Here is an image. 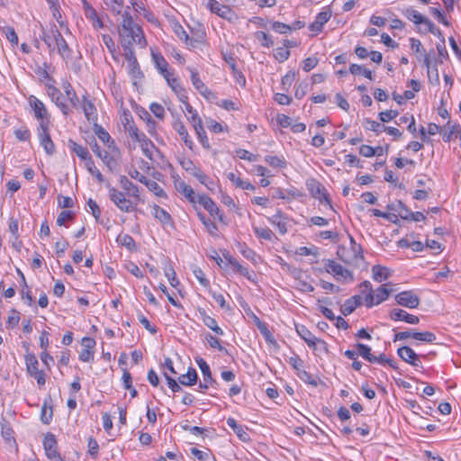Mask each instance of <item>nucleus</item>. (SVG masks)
<instances>
[{
	"label": "nucleus",
	"mask_w": 461,
	"mask_h": 461,
	"mask_svg": "<svg viewBox=\"0 0 461 461\" xmlns=\"http://www.w3.org/2000/svg\"><path fill=\"white\" fill-rule=\"evenodd\" d=\"M122 18V21L119 29V38L122 50H133V44L140 46L141 49L145 48L147 46V41L141 27L134 23L128 11L123 12Z\"/></svg>",
	"instance_id": "f257e3e1"
},
{
	"label": "nucleus",
	"mask_w": 461,
	"mask_h": 461,
	"mask_svg": "<svg viewBox=\"0 0 461 461\" xmlns=\"http://www.w3.org/2000/svg\"><path fill=\"white\" fill-rule=\"evenodd\" d=\"M402 14L415 25L424 26V30L421 27L420 28V32H430L438 37L441 35L440 30L428 17L421 14L412 6L403 8Z\"/></svg>",
	"instance_id": "f03ea898"
},
{
	"label": "nucleus",
	"mask_w": 461,
	"mask_h": 461,
	"mask_svg": "<svg viewBox=\"0 0 461 461\" xmlns=\"http://www.w3.org/2000/svg\"><path fill=\"white\" fill-rule=\"evenodd\" d=\"M28 104L33 112L34 118L39 122V127L50 126V113L44 103L32 95L28 97Z\"/></svg>",
	"instance_id": "7ed1b4c3"
},
{
	"label": "nucleus",
	"mask_w": 461,
	"mask_h": 461,
	"mask_svg": "<svg viewBox=\"0 0 461 461\" xmlns=\"http://www.w3.org/2000/svg\"><path fill=\"white\" fill-rule=\"evenodd\" d=\"M110 200L123 212H132L136 209L137 203L127 199L125 194L114 187L108 188Z\"/></svg>",
	"instance_id": "20e7f679"
},
{
	"label": "nucleus",
	"mask_w": 461,
	"mask_h": 461,
	"mask_svg": "<svg viewBox=\"0 0 461 461\" xmlns=\"http://www.w3.org/2000/svg\"><path fill=\"white\" fill-rule=\"evenodd\" d=\"M295 330L297 334L302 339L304 340L309 348L317 351H328L327 343L324 340L315 337L305 326L296 325Z\"/></svg>",
	"instance_id": "39448f33"
},
{
	"label": "nucleus",
	"mask_w": 461,
	"mask_h": 461,
	"mask_svg": "<svg viewBox=\"0 0 461 461\" xmlns=\"http://www.w3.org/2000/svg\"><path fill=\"white\" fill-rule=\"evenodd\" d=\"M173 32L175 34L185 42L189 49H195L204 41V32H202L196 38H190L179 23H174L172 25Z\"/></svg>",
	"instance_id": "423d86ee"
},
{
	"label": "nucleus",
	"mask_w": 461,
	"mask_h": 461,
	"mask_svg": "<svg viewBox=\"0 0 461 461\" xmlns=\"http://www.w3.org/2000/svg\"><path fill=\"white\" fill-rule=\"evenodd\" d=\"M325 270L327 273L333 275L338 281L351 282L354 279L352 273L348 269L332 259L327 260L325 263Z\"/></svg>",
	"instance_id": "0eeeda50"
},
{
	"label": "nucleus",
	"mask_w": 461,
	"mask_h": 461,
	"mask_svg": "<svg viewBox=\"0 0 461 461\" xmlns=\"http://www.w3.org/2000/svg\"><path fill=\"white\" fill-rule=\"evenodd\" d=\"M391 291L386 288V285L378 287L375 291L368 292L365 296V304L367 308L380 304L387 300Z\"/></svg>",
	"instance_id": "6e6552de"
},
{
	"label": "nucleus",
	"mask_w": 461,
	"mask_h": 461,
	"mask_svg": "<svg viewBox=\"0 0 461 461\" xmlns=\"http://www.w3.org/2000/svg\"><path fill=\"white\" fill-rule=\"evenodd\" d=\"M408 338H412L413 339L428 343H432L437 339L436 335L430 331H401L394 335L393 341L404 340Z\"/></svg>",
	"instance_id": "1a4fd4ad"
},
{
	"label": "nucleus",
	"mask_w": 461,
	"mask_h": 461,
	"mask_svg": "<svg viewBox=\"0 0 461 461\" xmlns=\"http://www.w3.org/2000/svg\"><path fill=\"white\" fill-rule=\"evenodd\" d=\"M81 3L84 15L92 24V27L95 30L103 29L104 24L97 11L86 0H81Z\"/></svg>",
	"instance_id": "9d476101"
},
{
	"label": "nucleus",
	"mask_w": 461,
	"mask_h": 461,
	"mask_svg": "<svg viewBox=\"0 0 461 461\" xmlns=\"http://www.w3.org/2000/svg\"><path fill=\"white\" fill-rule=\"evenodd\" d=\"M207 6L212 13L216 14L223 19L230 22L236 19V14L233 10L228 5L220 4L217 0H208Z\"/></svg>",
	"instance_id": "9b49d317"
},
{
	"label": "nucleus",
	"mask_w": 461,
	"mask_h": 461,
	"mask_svg": "<svg viewBox=\"0 0 461 461\" xmlns=\"http://www.w3.org/2000/svg\"><path fill=\"white\" fill-rule=\"evenodd\" d=\"M123 55L125 59L127 60V68L130 76L133 79H140L143 77V74L140 70L139 62L135 56L133 50H123Z\"/></svg>",
	"instance_id": "f8f14e48"
},
{
	"label": "nucleus",
	"mask_w": 461,
	"mask_h": 461,
	"mask_svg": "<svg viewBox=\"0 0 461 461\" xmlns=\"http://www.w3.org/2000/svg\"><path fill=\"white\" fill-rule=\"evenodd\" d=\"M396 303L409 309H415L420 304V297L413 291H403L395 295Z\"/></svg>",
	"instance_id": "ddd939ff"
},
{
	"label": "nucleus",
	"mask_w": 461,
	"mask_h": 461,
	"mask_svg": "<svg viewBox=\"0 0 461 461\" xmlns=\"http://www.w3.org/2000/svg\"><path fill=\"white\" fill-rule=\"evenodd\" d=\"M196 203L201 204L210 213L212 217L218 219L221 221L223 220V215L221 212L220 208L208 195L198 194Z\"/></svg>",
	"instance_id": "4468645a"
},
{
	"label": "nucleus",
	"mask_w": 461,
	"mask_h": 461,
	"mask_svg": "<svg viewBox=\"0 0 461 461\" xmlns=\"http://www.w3.org/2000/svg\"><path fill=\"white\" fill-rule=\"evenodd\" d=\"M187 70L191 74V82L194 87L199 92L201 95H203L206 99H210L212 96L214 95L212 92L201 80L199 74L195 68L188 67Z\"/></svg>",
	"instance_id": "2eb2a0df"
},
{
	"label": "nucleus",
	"mask_w": 461,
	"mask_h": 461,
	"mask_svg": "<svg viewBox=\"0 0 461 461\" xmlns=\"http://www.w3.org/2000/svg\"><path fill=\"white\" fill-rule=\"evenodd\" d=\"M94 131L97 138L106 145L107 149L113 153H119V149L116 147L114 140L110 136L109 132L101 125L95 123Z\"/></svg>",
	"instance_id": "dca6fc26"
},
{
	"label": "nucleus",
	"mask_w": 461,
	"mask_h": 461,
	"mask_svg": "<svg viewBox=\"0 0 461 461\" xmlns=\"http://www.w3.org/2000/svg\"><path fill=\"white\" fill-rule=\"evenodd\" d=\"M398 356L406 363L415 366H421V361L416 352L408 346L399 348L397 350Z\"/></svg>",
	"instance_id": "f3484780"
},
{
	"label": "nucleus",
	"mask_w": 461,
	"mask_h": 461,
	"mask_svg": "<svg viewBox=\"0 0 461 461\" xmlns=\"http://www.w3.org/2000/svg\"><path fill=\"white\" fill-rule=\"evenodd\" d=\"M40 143L47 154L51 155L55 151V146L50 139V126L38 127Z\"/></svg>",
	"instance_id": "a211bd4d"
},
{
	"label": "nucleus",
	"mask_w": 461,
	"mask_h": 461,
	"mask_svg": "<svg viewBox=\"0 0 461 461\" xmlns=\"http://www.w3.org/2000/svg\"><path fill=\"white\" fill-rule=\"evenodd\" d=\"M53 37H54L55 45H56L59 54L63 59L69 58L70 53H71L70 49H69L67 41H65L64 37L62 36L60 32L56 28V26H54Z\"/></svg>",
	"instance_id": "6ab92c4d"
},
{
	"label": "nucleus",
	"mask_w": 461,
	"mask_h": 461,
	"mask_svg": "<svg viewBox=\"0 0 461 461\" xmlns=\"http://www.w3.org/2000/svg\"><path fill=\"white\" fill-rule=\"evenodd\" d=\"M389 316H390V319L394 321H405L409 324H418L420 321V319L418 316L411 314L402 309L392 310L390 312Z\"/></svg>",
	"instance_id": "aec40b11"
},
{
	"label": "nucleus",
	"mask_w": 461,
	"mask_h": 461,
	"mask_svg": "<svg viewBox=\"0 0 461 461\" xmlns=\"http://www.w3.org/2000/svg\"><path fill=\"white\" fill-rule=\"evenodd\" d=\"M151 58L158 71L164 77V78L169 77L172 73L168 70V62L159 52L151 50Z\"/></svg>",
	"instance_id": "412c9836"
},
{
	"label": "nucleus",
	"mask_w": 461,
	"mask_h": 461,
	"mask_svg": "<svg viewBox=\"0 0 461 461\" xmlns=\"http://www.w3.org/2000/svg\"><path fill=\"white\" fill-rule=\"evenodd\" d=\"M267 221L277 228L281 235H285L287 232L288 219L280 210H277L274 215L268 217Z\"/></svg>",
	"instance_id": "4be33fe9"
},
{
	"label": "nucleus",
	"mask_w": 461,
	"mask_h": 461,
	"mask_svg": "<svg viewBox=\"0 0 461 461\" xmlns=\"http://www.w3.org/2000/svg\"><path fill=\"white\" fill-rule=\"evenodd\" d=\"M151 213L153 217L158 221L163 226H172L173 219L169 212H167L165 209L161 208L158 204H151Z\"/></svg>",
	"instance_id": "5701e85b"
},
{
	"label": "nucleus",
	"mask_w": 461,
	"mask_h": 461,
	"mask_svg": "<svg viewBox=\"0 0 461 461\" xmlns=\"http://www.w3.org/2000/svg\"><path fill=\"white\" fill-rule=\"evenodd\" d=\"M119 183L122 188L126 191L129 196L132 197L136 203L140 201L139 187L134 185L129 178H127L125 176H121L119 178Z\"/></svg>",
	"instance_id": "b1692460"
},
{
	"label": "nucleus",
	"mask_w": 461,
	"mask_h": 461,
	"mask_svg": "<svg viewBox=\"0 0 461 461\" xmlns=\"http://www.w3.org/2000/svg\"><path fill=\"white\" fill-rule=\"evenodd\" d=\"M331 12L330 10H323L319 13L314 21L310 24L309 28L315 34L320 33L322 31L323 25L330 19Z\"/></svg>",
	"instance_id": "393cba45"
},
{
	"label": "nucleus",
	"mask_w": 461,
	"mask_h": 461,
	"mask_svg": "<svg viewBox=\"0 0 461 461\" xmlns=\"http://www.w3.org/2000/svg\"><path fill=\"white\" fill-rule=\"evenodd\" d=\"M43 448L46 456L50 459L55 457V455L59 454L58 443L55 435L48 433L43 439Z\"/></svg>",
	"instance_id": "a878e982"
},
{
	"label": "nucleus",
	"mask_w": 461,
	"mask_h": 461,
	"mask_svg": "<svg viewBox=\"0 0 461 461\" xmlns=\"http://www.w3.org/2000/svg\"><path fill=\"white\" fill-rule=\"evenodd\" d=\"M84 348L79 354V359L82 362H90L94 358V351L92 350L95 345V341L88 337H86L82 340Z\"/></svg>",
	"instance_id": "bb28decb"
},
{
	"label": "nucleus",
	"mask_w": 461,
	"mask_h": 461,
	"mask_svg": "<svg viewBox=\"0 0 461 461\" xmlns=\"http://www.w3.org/2000/svg\"><path fill=\"white\" fill-rule=\"evenodd\" d=\"M173 129L179 134L185 145L190 150H193L194 148V143L192 140L191 137L189 136L187 129L185 128V124L181 121H176L173 123Z\"/></svg>",
	"instance_id": "cd10ccee"
},
{
	"label": "nucleus",
	"mask_w": 461,
	"mask_h": 461,
	"mask_svg": "<svg viewBox=\"0 0 461 461\" xmlns=\"http://www.w3.org/2000/svg\"><path fill=\"white\" fill-rule=\"evenodd\" d=\"M199 315L201 317V320L203 321V324L207 326L210 330H212L213 332H215L219 336H223L224 331L218 325L217 321L213 318L209 316L205 310L199 309Z\"/></svg>",
	"instance_id": "c85d7f7f"
},
{
	"label": "nucleus",
	"mask_w": 461,
	"mask_h": 461,
	"mask_svg": "<svg viewBox=\"0 0 461 461\" xmlns=\"http://www.w3.org/2000/svg\"><path fill=\"white\" fill-rule=\"evenodd\" d=\"M176 189L177 192L182 194L190 203H195L197 195L194 189L187 185L185 181L179 180L175 183Z\"/></svg>",
	"instance_id": "c756f323"
},
{
	"label": "nucleus",
	"mask_w": 461,
	"mask_h": 461,
	"mask_svg": "<svg viewBox=\"0 0 461 461\" xmlns=\"http://www.w3.org/2000/svg\"><path fill=\"white\" fill-rule=\"evenodd\" d=\"M310 191L314 198L318 199L321 203L325 202L331 208L330 200L327 194L325 187L319 182L313 181Z\"/></svg>",
	"instance_id": "7c9ffc66"
},
{
	"label": "nucleus",
	"mask_w": 461,
	"mask_h": 461,
	"mask_svg": "<svg viewBox=\"0 0 461 461\" xmlns=\"http://www.w3.org/2000/svg\"><path fill=\"white\" fill-rule=\"evenodd\" d=\"M82 109L84 111L85 116L88 122H93L95 123L97 121V112L93 102L86 98V96L83 97L82 101Z\"/></svg>",
	"instance_id": "2f4dec72"
},
{
	"label": "nucleus",
	"mask_w": 461,
	"mask_h": 461,
	"mask_svg": "<svg viewBox=\"0 0 461 461\" xmlns=\"http://www.w3.org/2000/svg\"><path fill=\"white\" fill-rule=\"evenodd\" d=\"M456 128H461V125L455 123L451 124L450 122L444 126L440 131L442 139L445 142H449L453 135H459V131H456Z\"/></svg>",
	"instance_id": "473e14b6"
},
{
	"label": "nucleus",
	"mask_w": 461,
	"mask_h": 461,
	"mask_svg": "<svg viewBox=\"0 0 461 461\" xmlns=\"http://www.w3.org/2000/svg\"><path fill=\"white\" fill-rule=\"evenodd\" d=\"M119 154L120 152L113 153L108 149L107 151L104 150L98 158L103 160L110 170H113L117 166V158L119 157Z\"/></svg>",
	"instance_id": "72a5a7b5"
},
{
	"label": "nucleus",
	"mask_w": 461,
	"mask_h": 461,
	"mask_svg": "<svg viewBox=\"0 0 461 461\" xmlns=\"http://www.w3.org/2000/svg\"><path fill=\"white\" fill-rule=\"evenodd\" d=\"M69 147L77 157L84 160L85 164L88 161V159H92L91 155L86 148L71 140L69 141Z\"/></svg>",
	"instance_id": "f704fd0d"
},
{
	"label": "nucleus",
	"mask_w": 461,
	"mask_h": 461,
	"mask_svg": "<svg viewBox=\"0 0 461 461\" xmlns=\"http://www.w3.org/2000/svg\"><path fill=\"white\" fill-rule=\"evenodd\" d=\"M139 144L144 156H146L149 159H152L153 153L156 150L154 143L147 136H145L140 140Z\"/></svg>",
	"instance_id": "c9c22d12"
},
{
	"label": "nucleus",
	"mask_w": 461,
	"mask_h": 461,
	"mask_svg": "<svg viewBox=\"0 0 461 461\" xmlns=\"http://www.w3.org/2000/svg\"><path fill=\"white\" fill-rule=\"evenodd\" d=\"M290 47V41H284V47L276 48L274 50V57L278 62H284L288 59L290 56V51L288 48Z\"/></svg>",
	"instance_id": "e433bc0d"
},
{
	"label": "nucleus",
	"mask_w": 461,
	"mask_h": 461,
	"mask_svg": "<svg viewBox=\"0 0 461 461\" xmlns=\"http://www.w3.org/2000/svg\"><path fill=\"white\" fill-rule=\"evenodd\" d=\"M265 161L274 168H285L287 161L284 156L267 155L264 158Z\"/></svg>",
	"instance_id": "4c0bfd02"
},
{
	"label": "nucleus",
	"mask_w": 461,
	"mask_h": 461,
	"mask_svg": "<svg viewBox=\"0 0 461 461\" xmlns=\"http://www.w3.org/2000/svg\"><path fill=\"white\" fill-rule=\"evenodd\" d=\"M196 364L198 365L202 375H203V380L205 383H213V379L212 376L211 369L207 362L203 358H198L196 359Z\"/></svg>",
	"instance_id": "58836bf2"
},
{
	"label": "nucleus",
	"mask_w": 461,
	"mask_h": 461,
	"mask_svg": "<svg viewBox=\"0 0 461 461\" xmlns=\"http://www.w3.org/2000/svg\"><path fill=\"white\" fill-rule=\"evenodd\" d=\"M194 131L203 148H204L205 149H210L211 145L207 138L206 132L203 129V123L198 122L196 125H194Z\"/></svg>",
	"instance_id": "ea45409f"
},
{
	"label": "nucleus",
	"mask_w": 461,
	"mask_h": 461,
	"mask_svg": "<svg viewBox=\"0 0 461 461\" xmlns=\"http://www.w3.org/2000/svg\"><path fill=\"white\" fill-rule=\"evenodd\" d=\"M389 276L388 269L380 265H375L372 267V277L376 282H382Z\"/></svg>",
	"instance_id": "a19ab883"
},
{
	"label": "nucleus",
	"mask_w": 461,
	"mask_h": 461,
	"mask_svg": "<svg viewBox=\"0 0 461 461\" xmlns=\"http://www.w3.org/2000/svg\"><path fill=\"white\" fill-rule=\"evenodd\" d=\"M192 176H194L202 185H205L209 190L214 189V182L205 175L201 169L192 172Z\"/></svg>",
	"instance_id": "79ce46f5"
},
{
	"label": "nucleus",
	"mask_w": 461,
	"mask_h": 461,
	"mask_svg": "<svg viewBox=\"0 0 461 461\" xmlns=\"http://www.w3.org/2000/svg\"><path fill=\"white\" fill-rule=\"evenodd\" d=\"M179 383L183 385L190 386L196 383L197 373L195 369L189 368L185 375H182L179 378Z\"/></svg>",
	"instance_id": "37998d69"
},
{
	"label": "nucleus",
	"mask_w": 461,
	"mask_h": 461,
	"mask_svg": "<svg viewBox=\"0 0 461 461\" xmlns=\"http://www.w3.org/2000/svg\"><path fill=\"white\" fill-rule=\"evenodd\" d=\"M25 365H26L27 372L29 373L30 375L40 371L38 369L39 362L34 354L25 355Z\"/></svg>",
	"instance_id": "c03bdc74"
},
{
	"label": "nucleus",
	"mask_w": 461,
	"mask_h": 461,
	"mask_svg": "<svg viewBox=\"0 0 461 461\" xmlns=\"http://www.w3.org/2000/svg\"><path fill=\"white\" fill-rule=\"evenodd\" d=\"M144 185L148 187V189L152 192L158 197H167L166 192L163 188L154 180L147 179Z\"/></svg>",
	"instance_id": "a18cd8bd"
},
{
	"label": "nucleus",
	"mask_w": 461,
	"mask_h": 461,
	"mask_svg": "<svg viewBox=\"0 0 461 461\" xmlns=\"http://www.w3.org/2000/svg\"><path fill=\"white\" fill-rule=\"evenodd\" d=\"M227 424L230 427L237 436L242 439L243 441L249 438L248 433L243 429V428L237 423V421L233 418H229L227 420Z\"/></svg>",
	"instance_id": "49530a36"
},
{
	"label": "nucleus",
	"mask_w": 461,
	"mask_h": 461,
	"mask_svg": "<svg viewBox=\"0 0 461 461\" xmlns=\"http://www.w3.org/2000/svg\"><path fill=\"white\" fill-rule=\"evenodd\" d=\"M253 231L258 238L264 240H272L275 236L274 232L267 227L261 228L254 226Z\"/></svg>",
	"instance_id": "de8ad7c7"
},
{
	"label": "nucleus",
	"mask_w": 461,
	"mask_h": 461,
	"mask_svg": "<svg viewBox=\"0 0 461 461\" xmlns=\"http://www.w3.org/2000/svg\"><path fill=\"white\" fill-rule=\"evenodd\" d=\"M164 274L167 276L171 286L176 287L179 285V281L176 277V271L171 264H167L165 266Z\"/></svg>",
	"instance_id": "09e8293b"
},
{
	"label": "nucleus",
	"mask_w": 461,
	"mask_h": 461,
	"mask_svg": "<svg viewBox=\"0 0 461 461\" xmlns=\"http://www.w3.org/2000/svg\"><path fill=\"white\" fill-rule=\"evenodd\" d=\"M63 90L67 99L70 102L72 106L76 107L78 104V97L72 86L69 83H66L63 85Z\"/></svg>",
	"instance_id": "8fccbe9b"
},
{
	"label": "nucleus",
	"mask_w": 461,
	"mask_h": 461,
	"mask_svg": "<svg viewBox=\"0 0 461 461\" xmlns=\"http://www.w3.org/2000/svg\"><path fill=\"white\" fill-rule=\"evenodd\" d=\"M357 348V353L360 355L364 359L367 360L368 362H372V360L375 359V356L371 354V348L367 345L357 343L356 345Z\"/></svg>",
	"instance_id": "3c124183"
},
{
	"label": "nucleus",
	"mask_w": 461,
	"mask_h": 461,
	"mask_svg": "<svg viewBox=\"0 0 461 461\" xmlns=\"http://www.w3.org/2000/svg\"><path fill=\"white\" fill-rule=\"evenodd\" d=\"M349 72L352 75L362 74L365 77L368 78L369 80H373V73H372V71L363 68L360 65H357V64L350 65Z\"/></svg>",
	"instance_id": "603ef678"
},
{
	"label": "nucleus",
	"mask_w": 461,
	"mask_h": 461,
	"mask_svg": "<svg viewBox=\"0 0 461 461\" xmlns=\"http://www.w3.org/2000/svg\"><path fill=\"white\" fill-rule=\"evenodd\" d=\"M364 127L369 131H372L375 132L376 134H379L380 132L384 131L385 129V126L381 124L378 122H375L371 119H365L364 121Z\"/></svg>",
	"instance_id": "864d4df0"
},
{
	"label": "nucleus",
	"mask_w": 461,
	"mask_h": 461,
	"mask_svg": "<svg viewBox=\"0 0 461 461\" xmlns=\"http://www.w3.org/2000/svg\"><path fill=\"white\" fill-rule=\"evenodd\" d=\"M85 167L86 170L92 176H94L99 183H102L104 181V176L102 173L99 171V169L95 166L93 159H88V161L85 164Z\"/></svg>",
	"instance_id": "5fc2aeb1"
},
{
	"label": "nucleus",
	"mask_w": 461,
	"mask_h": 461,
	"mask_svg": "<svg viewBox=\"0 0 461 461\" xmlns=\"http://www.w3.org/2000/svg\"><path fill=\"white\" fill-rule=\"evenodd\" d=\"M117 241L128 249H133L136 247L135 240L129 234H121L117 238Z\"/></svg>",
	"instance_id": "6e6d98bb"
},
{
	"label": "nucleus",
	"mask_w": 461,
	"mask_h": 461,
	"mask_svg": "<svg viewBox=\"0 0 461 461\" xmlns=\"http://www.w3.org/2000/svg\"><path fill=\"white\" fill-rule=\"evenodd\" d=\"M53 412L52 408L50 406H48L46 402L43 403L41 406V420L44 424H49L52 420Z\"/></svg>",
	"instance_id": "4d7b16f0"
},
{
	"label": "nucleus",
	"mask_w": 461,
	"mask_h": 461,
	"mask_svg": "<svg viewBox=\"0 0 461 461\" xmlns=\"http://www.w3.org/2000/svg\"><path fill=\"white\" fill-rule=\"evenodd\" d=\"M87 452L93 459H97L98 452H99V444L98 442L92 437L88 438L87 442Z\"/></svg>",
	"instance_id": "13d9d810"
},
{
	"label": "nucleus",
	"mask_w": 461,
	"mask_h": 461,
	"mask_svg": "<svg viewBox=\"0 0 461 461\" xmlns=\"http://www.w3.org/2000/svg\"><path fill=\"white\" fill-rule=\"evenodd\" d=\"M126 131L129 136L137 142H140V140L146 136L143 132L140 131L135 124L126 127Z\"/></svg>",
	"instance_id": "bf43d9fd"
},
{
	"label": "nucleus",
	"mask_w": 461,
	"mask_h": 461,
	"mask_svg": "<svg viewBox=\"0 0 461 461\" xmlns=\"http://www.w3.org/2000/svg\"><path fill=\"white\" fill-rule=\"evenodd\" d=\"M255 36L260 41L261 45L265 48H269L274 43L271 36H269L264 32L258 31L255 33Z\"/></svg>",
	"instance_id": "052dcab7"
},
{
	"label": "nucleus",
	"mask_w": 461,
	"mask_h": 461,
	"mask_svg": "<svg viewBox=\"0 0 461 461\" xmlns=\"http://www.w3.org/2000/svg\"><path fill=\"white\" fill-rule=\"evenodd\" d=\"M193 273L201 285H203L205 288L210 287V281L206 278L205 274L203 273V271L201 268L195 267L193 270Z\"/></svg>",
	"instance_id": "680f3d73"
},
{
	"label": "nucleus",
	"mask_w": 461,
	"mask_h": 461,
	"mask_svg": "<svg viewBox=\"0 0 461 461\" xmlns=\"http://www.w3.org/2000/svg\"><path fill=\"white\" fill-rule=\"evenodd\" d=\"M141 119H143L148 127V131L150 135H153L156 131V122L154 120H152L150 114L147 111H143V114L140 115Z\"/></svg>",
	"instance_id": "e2e57ef3"
},
{
	"label": "nucleus",
	"mask_w": 461,
	"mask_h": 461,
	"mask_svg": "<svg viewBox=\"0 0 461 461\" xmlns=\"http://www.w3.org/2000/svg\"><path fill=\"white\" fill-rule=\"evenodd\" d=\"M272 30L275 32L280 33V34H286L291 32V28L289 24L281 23V22H274L271 24Z\"/></svg>",
	"instance_id": "0e129e2a"
},
{
	"label": "nucleus",
	"mask_w": 461,
	"mask_h": 461,
	"mask_svg": "<svg viewBox=\"0 0 461 461\" xmlns=\"http://www.w3.org/2000/svg\"><path fill=\"white\" fill-rule=\"evenodd\" d=\"M4 32L6 39L13 46H16L18 44V36L13 27L8 26L4 28Z\"/></svg>",
	"instance_id": "69168bd1"
},
{
	"label": "nucleus",
	"mask_w": 461,
	"mask_h": 461,
	"mask_svg": "<svg viewBox=\"0 0 461 461\" xmlns=\"http://www.w3.org/2000/svg\"><path fill=\"white\" fill-rule=\"evenodd\" d=\"M235 153L236 156L240 159L248 160L250 162L256 161L258 159L257 155L252 154L249 151L243 149H237Z\"/></svg>",
	"instance_id": "338daca9"
},
{
	"label": "nucleus",
	"mask_w": 461,
	"mask_h": 461,
	"mask_svg": "<svg viewBox=\"0 0 461 461\" xmlns=\"http://www.w3.org/2000/svg\"><path fill=\"white\" fill-rule=\"evenodd\" d=\"M205 340L212 348H215L219 351H223L224 348L221 345L220 340L210 333L205 335Z\"/></svg>",
	"instance_id": "774afa93"
}]
</instances>
